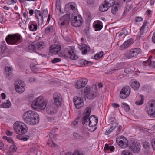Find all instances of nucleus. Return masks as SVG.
Wrapping results in <instances>:
<instances>
[{"label": "nucleus", "mask_w": 155, "mask_h": 155, "mask_svg": "<svg viewBox=\"0 0 155 155\" xmlns=\"http://www.w3.org/2000/svg\"><path fill=\"white\" fill-rule=\"evenodd\" d=\"M91 111L90 107L87 108L84 110L82 120V123L86 126L87 128L91 131H94L97 129L96 127L98 121V119L94 115L89 117Z\"/></svg>", "instance_id": "obj_1"}, {"label": "nucleus", "mask_w": 155, "mask_h": 155, "mask_svg": "<svg viewBox=\"0 0 155 155\" xmlns=\"http://www.w3.org/2000/svg\"><path fill=\"white\" fill-rule=\"evenodd\" d=\"M22 118L24 122L29 125L36 124L39 121V116L38 113L31 110L25 112L23 115Z\"/></svg>", "instance_id": "obj_2"}, {"label": "nucleus", "mask_w": 155, "mask_h": 155, "mask_svg": "<svg viewBox=\"0 0 155 155\" xmlns=\"http://www.w3.org/2000/svg\"><path fill=\"white\" fill-rule=\"evenodd\" d=\"M15 131L19 135H22L26 133L28 130L26 125L21 122L16 121L13 124Z\"/></svg>", "instance_id": "obj_3"}, {"label": "nucleus", "mask_w": 155, "mask_h": 155, "mask_svg": "<svg viewBox=\"0 0 155 155\" xmlns=\"http://www.w3.org/2000/svg\"><path fill=\"white\" fill-rule=\"evenodd\" d=\"M21 35L19 34L9 35L6 38L7 43L10 45L18 44L20 42Z\"/></svg>", "instance_id": "obj_4"}, {"label": "nucleus", "mask_w": 155, "mask_h": 155, "mask_svg": "<svg viewBox=\"0 0 155 155\" xmlns=\"http://www.w3.org/2000/svg\"><path fill=\"white\" fill-rule=\"evenodd\" d=\"M63 57L70 58L71 59L75 60L78 58V56L74 53L73 50L71 47L67 48L62 53Z\"/></svg>", "instance_id": "obj_5"}, {"label": "nucleus", "mask_w": 155, "mask_h": 155, "mask_svg": "<svg viewBox=\"0 0 155 155\" xmlns=\"http://www.w3.org/2000/svg\"><path fill=\"white\" fill-rule=\"evenodd\" d=\"M82 18L80 15L78 14H71V22L72 25L75 27H77L81 25Z\"/></svg>", "instance_id": "obj_6"}, {"label": "nucleus", "mask_w": 155, "mask_h": 155, "mask_svg": "<svg viewBox=\"0 0 155 155\" xmlns=\"http://www.w3.org/2000/svg\"><path fill=\"white\" fill-rule=\"evenodd\" d=\"M141 53V49L140 48H135L127 51L125 53V56L127 58H128L136 57Z\"/></svg>", "instance_id": "obj_7"}, {"label": "nucleus", "mask_w": 155, "mask_h": 155, "mask_svg": "<svg viewBox=\"0 0 155 155\" xmlns=\"http://www.w3.org/2000/svg\"><path fill=\"white\" fill-rule=\"evenodd\" d=\"M147 112L150 116L152 117H155V100H153L148 103Z\"/></svg>", "instance_id": "obj_8"}, {"label": "nucleus", "mask_w": 155, "mask_h": 155, "mask_svg": "<svg viewBox=\"0 0 155 155\" xmlns=\"http://www.w3.org/2000/svg\"><path fill=\"white\" fill-rule=\"evenodd\" d=\"M130 93V89L128 86H125L121 90L120 97L122 99H125L127 97Z\"/></svg>", "instance_id": "obj_9"}, {"label": "nucleus", "mask_w": 155, "mask_h": 155, "mask_svg": "<svg viewBox=\"0 0 155 155\" xmlns=\"http://www.w3.org/2000/svg\"><path fill=\"white\" fill-rule=\"evenodd\" d=\"M84 92L86 93L85 95V97L89 99L94 98L97 95V93L90 88L84 89Z\"/></svg>", "instance_id": "obj_10"}, {"label": "nucleus", "mask_w": 155, "mask_h": 155, "mask_svg": "<svg viewBox=\"0 0 155 155\" xmlns=\"http://www.w3.org/2000/svg\"><path fill=\"white\" fill-rule=\"evenodd\" d=\"M15 87L16 91L19 93H22L25 90V86L21 81H16L15 84Z\"/></svg>", "instance_id": "obj_11"}, {"label": "nucleus", "mask_w": 155, "mask_h": 155, "mask_svg": "<svg viewBox=\"0 0 155 155\" xmlns=\"http://www.w3.org/2000/svg\"><path fill=\"white\" fill-rule=\"evenodd\" d=\"M49 136L51 141L50 143H48V144L50 146H52V145L55 148H57L58 146L53 142V140H55L57 137V135L55 133L54 130H51Z\"/></svg>", "instance_id": "obj_12"}, {"label": "nucleus", "mask_w": 155, "mask_h": 155, "mask_svg": "<svg viewBox=\"0 0 155 155\" xmlns=\"http://www.w3.org/2000/svg\"><path fill=\"white\" fill-rule=\"evenodd\" d=\"M149 23L146 20L144 21L140 31L139 34L140 35H144L148 31Z\"/></svg>", "instance_id": "obj_13"}, {"label": "nucleus", "mask_w": 155, "mask_h": 155, "mask_svg": "<svg viewBox=\"0 0 155 155\" xmlns=\"http://www.w3.org/2000/svg\"><path fill=\"white\" fill-rule=\"evenodd\" d=\"M88 82L86 78H82L76 81L75 84V87L77 89H80L84 87L86 85Z\"/></svg>", "instance_id": "obj_14"}, {"label": "nucleus", "mask_w": 155, "mask_h": 155, "mask_svg": "<svg viewBox=\"0 0 155 155\" xmlns=\"http://www.w3.org/2000/svg\"><path fill=\"white\" fill-rule=\"evenodd\" d=\"M118 145L123 148H126L128 145V142L127 139L124 137L117 140Z\"/></svg>", "instance_id": "obj_15"}, {"label": "nucleus", "mask_w": 155, "mask_h": 155, "mask_svg": "<svg viewBox=\"0 0 155 155\" xmlns=\"http://www.w3.org/2000/svg\"><path fill=\"white\" fill-rule=\"evenodd\" d=\"M35 17L37 19L38 24L42 25L43 22V18L41 12L39 10H36L35 12Z\"/></svg>", "instance_id": "obj_16"}, {"label": "nucleus", "mask_w": 155, "mask_h": 155, "mask_svg": "<svg viewBox=\"0 0 155 155\" xmlns=\"http://www.w3.org/2000/svg\"><path fill=\"white\" fill-rule=\"evenodd\" d=\"M74 103L77 109L80 108L83 105V100L77 97H75L73 98Z\"/></svg>", "instance_id": "obj_17"}, {"label": "nucleus", "mask_w": 155, "mask_h": 155, "mask_svg": "<svg viewBox=\"0 0 155 155\" xmlns=\"http://www.w3.org/2000/svg\"><path fill=\"white\" fill-rule=\"evenodd\" d=\"M140 144L135 142L131 143L130 146V148L132 151L136 153H138L139 152L140 150Z\"/></svg>", "instance_id": "obj_18"}, {"label": "nucleus", "mask_w": 155, "mask_h": 155, "mask_svg": "<svg viewBox=\"0 0 155 155\" xmlns=\"http://www.w3.org/2000/svg\"><path fill=\"white\" fill-rule=\"evenodd\" d=\"M61 46L60 45H52L50 47L49 51L52 54H57L60 51Z\"/></svg>", "instance_id": "obj_19"}, {"label": "nucleus", "mask_w": 155, "mask_h": 155, "mask_svg": "<svg viewBox=\"0 0 155 155\" xmlns=\"http://www.w3.org/2000/svg\"><path fill=\"white\" fill-rule=\"evenodd\" d=\"M47 113L49 114H53L57 112V110L55 107L52 105L48 104L46 107Z\"/></svg>", "instance_id": "obj_20"}, {"label": "nucleus", "mask_w": 155, "mask_h": 155, "mask_svg": "<svg viewBox=\"0 0 155 155\" xmlns=\"http://www.w3.org/2000/svg\"><path fill=\"white\" fill-rule=\"evenodd\" d=\"M42 97H39L34 101L31 104L32 107L35 109H38V107L41 102Z\"/></svg>", "instance_id": "obj_21"}, {"label": "nucleus", "mask_w": 155, "mask_h": 155, "mask_svg": "<svg viewBox=\"0 0 155 155\" xmlns=\"http://www.w3.org/2000/svg\"><path fill=\"white\" fill-rule=\"evenodd\" d=\"M111 6V5L107 3H106L105 1L104 3L100 5L99 9L100 11L104 12L107 11Z\"/></svg>", "instance_id": "obj_22"}, {"label": "nucleus", "mask_w": 155, "mask_h": 155, "mask_svg": "<svg viewBox=\"0 0 155 155\" xmlns=\"http://www.w3.org/2000/svg\"><path fill=\"white\" fill-rule=\"evenodd\" d=\"M70 16L68 15H64L63 16L61 20V25L65 26L68 25L69 23Z\"/></svg>", "instance_id": "obj_23"}, {"label": "nucleus", "mask_w": 155, "mask_h": 155, "mask_svg": "<svg viewBox=\"0 0 155 155\" xmlns=\"http://www.w3.org/2000/svg\"><path fill=\"white\" fill-rule=\"evenodd\" d=\"M53 98L55 102H58L59 104H61V101L62 99V97L60 94L58 93H55L53 95Z\"/></svg>", "instance_id": "obj_24"}, {"label": "nucleus", "mask_w": 155, "mask_h": 155, "mask_svg": "<svg viewBox=\"0 0 155 155\" xmlns=\"http://www.w3.org/2000/svg\"><path fill=\"white\" fill-rule=\"evenodd\" d=\"M76 4L74 2H72L70 5H69L68 6L69 7L70 9L69 10L70 12L72 14H78V11L76 8Z\"/></svg>", "instance_id": "obj_25"}, {"label": "nucleus", "mask_w": 155, "mask_h": 155, "mask_svg": "<svg viewBox=\"0 0 155 155\" xmlns=\"http://www.w3.org/2000/svg\"><path fill=\"white\" fill-rule=\"evenodd\" d=\"M93 26H94L96 31L100 30L103 27L102 23L99 21H95L93 24Z\"/></svg>", "instance_id": "obj_26"}, {"label": "nucleus", "mask_w": 155, "mask_h": 155, "mask_svg": "<svg viewBox=\"0 0 155 155\" xmlns=\"http://www.w3.org/2000/svg\"><path fill=\"white\" fill-rule=\"evenodd\" d=\"M133 39L131 38L125 41L121 45V47L126 48L131 45L133 43Z\"/></svg>", "instance_id": "obj_27"}, {"label": "nucleus", "mask_w": 155, "mask_h": 155, "mask_svg": "<svg viewBox=\"0 0 155 155\" xmlns=\"http://www.w3.org/2000/svg\"><path fill=\"white\" fill-rule=\"evenodd\" d=\"M130 86L133 89L137 90L140 87V84L139 82L135 81L131 82Z\"/></svg>", "instance_id": "obj_28"}, {"label": "nucleus", "mask_w": 155, "mask_h": 155, "mask_svg": "<svg viewBox=\"0 0 155 155\" xmlns=\"http://www.w3.org/2000/svg\"><path fill=\"white\" fill-rule=\"evenodd\" d=\"M117 124H111L109 130H107L105 132V134L106 135H108L111 132H113L115 129L117 127Z\"/></svg>", "instance_id": "obj_29"}, {"label": "nucleus", "mask_w": 155, "mask_h": 155, "mask_svg": "<svg viewBox=\"0 0 155 155\" xmlns=\"http://www.w3.org/2000/svg\"><path fill=\"white\" fill-rule=\"evenodd\" d=\"M81 50L82 51L83 54H85L89 50V48L85 44L81 43Z\"/></svg>", "instance_id": "obj_30"}, {"label": "nucleus", "mask_w": 155, "mask_h": 155, "mask_svg": "<svg viewBox=\"0 0 155 155\" xmlns=\"http://www.w3.org/2000/svg\"><path fill=\"white\" fill-rule=\"evenodd\" d=\"M36 42V51L38 49L41 50L44 48L45 47L44 44L42 42Z\"/></svg>", "instance_id": "obj_31"}, {"label": "nucleus", "mask_w": 155, "mask_h": 155, "mask_svg": "<svg viewBox=\"0 0 155 155\" xmlns=\"http://www.w3.org/2000/svg\"><path fill=\"white\" fill-rule=\"evenodd\" d=\"M124 66V64L123 62L118 63L116 64V66L114 69L113 71H111V72H112V73L114 72H113V71H115L116 70H120L123 68Z\"/></svg>", "instance_id": "obj_32"}, {"label": "nucleus", "mask_w": 155, "mask_h": 155, "mask_svg": "<svg viewBox=\"0 0 155 155\" xmlns=\"http://www.w3.org/2000/svg\"><path fill=\"white\" fill-rule=\"evenodd\" d=\"M0 48L2 53H3L7 48V47L5 41L2 42L0 44Z\"/></svg>", "instance_id": "obj_33"}, {"label": "nucleus", "mask_w": 155, "mask_h": 155, "mask_svg": "<svg viewBox=\"0 0 155 155\" xmlns=\"http://www.w3.org/2000/svg\"><path fill=\"white\" fill-rule=\"evenodd\" d=\"M16 149L17 147L14 144L11 145L8 151V153H9V155H12V152L16 151Z\"/></svg>", "instance_id": "obj_34"}, {"label": "nucleus", "mask_w": 155, "mask_h": 155, "mask_svg": "<svg viewBox=\"0 0 155 155\" xmlns=\"http://www.w3.org/2000/svg\"><path fill=\"white\" fill-rule=\"evenodd\" d=\"M47 103L45 102L44 101L42 100V97L41 99V103L40 104L38 107V109H40L41 110H43L45 108H46L47 106Z\"/></svg>", "instance_id": "obj_35"}, {"label": "nucleus", "mask_w": 155, "mask_h": 155, "mask_svg": "<svg viewBox=\"0 0 155 155\" xmlns=\"http://www.w3.org/2000/svg\"><path fill=\"white\" fill-rule=\"evenodd\" d=\"M36 42H33L30 44L28 46V48L29 49L31 50H33L35 51H36Z\"/></svg>", "instance_id": "obj_36"}, {"label": "nucleus", "mask_w": 155, "mask_h": 155, "mask_svg": "<svg viewBox=\"0 0 155 155\" xmlns=\"http://www.w3.org/2000/svg\"><path fill=\"white\" fill-rule=\"evenodd\" d=\"M29 28L31 31H35L37 29V25L36 24H31L29 25Z\"/></svg>", "instance_id": "obj_37"}, {"label": "nucleus", "mask_w": 155, "mask_h": 155, "mask_svg": "<svg viewBox=\"0 0 155 155\" xmlns=\"http://www.w3.org/2000/svg\"><path fill=\"white\" fill-rule=\"evenodd\" d=\"M6 103L2 104L1 105L3 108H8L11 106V103L9 100H7Z\"/></svg>", "instance_id": "obj_38"}, {"label": "nucleus", "mask_w": 155, "mask_h": 155, "mask_svg": "<svg viewBox=\"0 0 155 155\" xmlns=\"http://www.w3.org/2000/svg\"><path fill=\"white\" fill-rule=\"evenodd\" d=\"M103 54L104 53L103 51H101L95 55L94 56V58L96 60H98L102 58L103 56Z\"/></svg>", "instance_id": "obj_39"}, {"label": "nucleus", "mask_w": 155, "mask_h": 155, "mask_svg": "<svg viewBox=\"0 0 155 155\" xmlns=\"http://www.w3.org/2000/svg\"><path fill=\"white\" fill-rule=\"evenodd\" d=\"M54 28L52 26L47 27L45 29V32L46 33H49L53 32Z\"/></svg>", "instance_id": "obj_40"}, {"label": "nucleus", "mask_w": 155, "mask_h": 155, "mask_svg": "<svg viewBox=\"0 0 155 155\" xmlns=\"http://www.w3.org/2000/svg\"><path fill=\"white\" fill-rule=\"evenodd\" d=\"M111 8V12L112 14H115L118 10V8L117 6L112 5Z\"/></svg>", "instance_id": "obj_41"}, {"label": "nucleus", "mask_w": 155, "mask_h": 155, "mask_svg": "<svg viewBox=\"0 0 155 155\" xmlns=\"http://www.w3.org/2000/svg\"><path fill=\"white\" fill-rule=\"evenodd\" d=\"M78 62L79 63L81 64V65H87V66L88 65V64L89 63L88 62V61L85 60H84L83 59H81L80 60L78 61Z\"/></svg>", "instance_id": "obj_42"}, {"label": "nucleus", "mask_w": 155, "mask_h": 155, "mask_svg": "<svg viewBox=\"0 0 155 155\" xmlns=\"http://www.w3.org/2000/svg\"><path fill=\"white\" fill-rule=\"evenodd\" d=\"M122 155H133L131 153L127 150H123L122 153Z\"/></svg>", "instance_id": "obj_43"}, {"label": "nucleus", "mask_w": 155, "mask_h": 155, "mask_svg": "<svg viewBox=\"0 0 155 155\" xmlns=\"http://www.w3.org/2000/svg\"><path fill=\"white\" fill-rule=\"evenodd\" d=\"M122 107L125 110L126 112H128L129 111L130 107L126 103H122Z\"/></svg>", "instance_id": "obj_44"}, {"label": "nucleus", "mask_w": 155, "mask_h": 155, "mask_svg": "<svg viewBox=\"0 0 155 155\" xmlns=\"http://www.w3.org/2000/svg\"><path fill=\"white\" fill-rule=\"evenodd\" d=\"M73 155H84V153L82 151H79L77 150H75L73 153Z\"/></svg>", "instance_id": "obj_45"}, {"label": "nucleus", "mask_w": 155, "mask_h": 155, "mask_svg": "<svg viewBox=\"0 0 155 155\" xmlns=\"http://www.w3.org/2000/svg\"><path fill=\"white\" fill-rule=\"evenodd\" d=\"M133 71V68L132 69L130 67H128L126 68L124 70V72L126 74H128Z\"/></svg>", "instance_id": "obj_46"}, {"label": "nucleus", "mask_w": 155, "mask_h": 155, "mask_svg": "<svg viewBox=\"0 0 155 155\" xmlns=\"http://www.w3.org/2000/svg\"><path fill=\"white\" fill-rule=\"evenodd\" d=\"M5 71L6 72H8L9 74L11 73V72L13 70L12 68V67H5Z\"/></svg>", "instance_id": "obj_47"}, {"label": "nucleus", "mask_w": 155, "mask_h": 155, "mask_svg": "<svg viewBox=\"0 0 155 155\" xmlns=\"http://www.w3.org/2000/svg\"><path fill=\"white\" fill-rule=\"evenodd\" d=\"M127 31L126 29L123 30H122L120 31L119 34V36H121L123 35H124L125 36L127 35Z\"/></svg>", "instance_id": "obj_48"}, {"label": "nucleus", "mask_w": 155, "mask_h": 155, "mask_svg": "<svg viewBox=\"0 0 155 155\" xmlns=\"http://www.w3.org/2000/svg\"><path fill=\"white\" fill-rule=\"evenodd\" d=\"M48 15V11L46 9L43 10L42 14V15L43 17V18H46L47 16Z\"/></svg>", "instance_id": "obj_49"}, {"label": "nucleus", "mask_w": 155, "mask_h": 155, "mask_svg": "<svg viewBox=\"0 0 155 155\" xmlns=\"http://www.w3.org/2000/svg\"><path fill=\"white\" fill-rule=\"evenodd\" d=\"M143 102V98L141 96V99L140 100L138 101L135 102V104L138 105H142Z\"/></svg>", "instance_id": "obj_50"}, {"label": "nucleus", "mask_w": 155, "mask_h": 155, "mask_svg": "<svg viewBox=\"0 0 155 155\" xmlns=\"http://www.w3.org/2000/svg\"><path fill=\"white\" fill-rule=\"evenodd\" d=\"M61 61V59L60 58H54L51 61V62L53 63H55L57 62H60Z\"/></svg>", "instance_id": "obj_51"}, {"label": "nucleus", "mask_w": 155, "mask_h": 155, "mask_svg": "<svg viewBox=\"0 0 155 155\" xmlns=\"http://www.w3.org/2000/svg\"><path fill=\"white\" fill-rule=\"evenodd\" d=\"M3 137L4 139H6L9 143H12L13 140L12 138L10 137H9L6 136H4Z\"/></svg>", "instance_id": "obj_52"}, {"label": "nucleus", "mask_w": 155, "mask_h": 155, "mask_svg": "<svg viewBox=\"0 0 155 155\" xmlns=\"http://www.w3.org/2000/svg\"><path fill=\"white\" fill-rule=\"evenodd\" d=\"M143 146L144 148L147 149L150 147V144L149 143L147 142H145L143 143Z\"/></svg>", "instance_id": "obj_53"}, {"label": "nucleus", "mask_w": 155, "mask_h": 155, "mask_svg": "<svg viewBox=\"0 0 155 155\" xmlns=\"http://www.w3.org/2000/svg\"><path fill=\"white\" fill-rule=\"evenodd\" d=\"M135 20L136 22H140L143 21V18L141 17H137L136 18Z\"/></svg>", "instance_id": "obj_54"}, {"label": "nucleus", "mask_w": 155, "mask_h": 155, "mask_svg": "<svg viewBox=\"0 0 155 155\" xmlns=\"http://www.w3.org/2000/svg\"><path fill=\"white\" fill-rule=\"evenodd\" d=\"M148 65L149 67H153L155 68V61H150V63H148Z\"/></svg>", "instance_id": "obj_55"}, {"label": "nucleus", "mask_w": 155, "mask_h": 155, "mask_svg": "<svg viewBox=\"0 0 155 155\" xmlns=\"http://www.w3.org/2000/svg\"><path fill=\"white\" fill-rule=\"evenodd\" d=\"M152 58V56H150L148 60H147L146 61H145L144 62H143L144 63H145V64L146 65H148V63H150V61H151V59Z\"/></svg>", "instance_id": "obj_56"}, {"label": "nucleus", "mask_w": 155, "mask_h": 155, "mask_svg": "<svg viewBox=\"0 0 155 155\" xmlns=\"http://www.w3.org/2000/svg\"><path fill=\"white\" fill-rule=\"evenodd\" d=\"M6 134L8 136H11L13 134V133L8 130H6Z\"/></svg>", "instance_id": "obj_57"}, {"label": "nucleus", "mask_w": 155, "mask_h": 155, "mask_svg": "<svg viewBox=\"0 0 155 155\" xmlns=\"http://www.w3.org/2000/svg\"><path fill=\"white\" fill-rule=\"evenodd\" d=\"M114 0H105L106 3H107L111 6H112L113 3V1Z\"/></svg>", "instance_id": "obj_58"}, {"label": "nucleus", "mask_w": 155, "mask_h": 155, "mask_svg": "<svg viewBox=\"0 0 155 155\" xmlns=\"http://www.w3.org/2000/svg\"><path fill=\"white\" fill-rule=\"evenodd\" d=\"M152 41L153 43L155 44V31L154 32V33L153 34L152 38Z\"/></svg>", "instance_id": "obj_59"}, {"label": "nucleus", "mask_w": 155, "mask_h": 155, "mask_svg": "<svg viewBox=\"0 0 155 155\" xmlns=\"http://www.w3.org/2000/svg\"><path fill=\"white\" fill-rule=\"evenodd\" d=\"M112 106L114 108H117L119 107V104L115 103L112 104Z\"/></svg>", "instance_id": "obj_60"}, {"label": "nucleus", "mask_w": 155, "mask_h": 155, "mask_svg": "<svg viewBox=\"0 0 155 155\" xmlns=\"http://www.w3.org/2000/svg\"><path fill=\"white\" fill-rule=\"evenodd\" d=\"M110 148L108 144H106L104 148V150H108Z\"/></svg>", "instance_id": "obj_61"}, {"label": "nucleus", "mask_w": 155, "mask_h": 155, "mask_svg": "<svg viewBox=\"0 0 155 155\" xmlns=\"http://www.w3.org/2000/svg\"><path fill=\"white\" fill-rule=\"evenodd\" d=\"M152 144L153 147L154 148H155V139H153L152 140Z\"/></svg>", "instance_id": "obj_62"}, {"label": "nucleus", "mask_w": 155, "mask_h": 155, "mask_svg": "<svg viewBox=\"0 0 155 155\" xmlns=\"http://www.w3.org/2000/svg\"><path fill=\"white\" fill-rule=\"evenodd\" d=\"M78 119H76L75 120L73 123L72 124L74 125L75 126L76 124H78Z\"/></svg>", "instance_id": "obj_63"}, {"label": "nucleus", "mask_w": 155, "mask_h": 155, "mask_svg": "<svg viewBox=\"0 0 155 155\" xmlns=\"http://www.w3.org/2000/svg\"><path fill=\"white\" fill-rule=\"evenodd\" d=\"M56 6H59L60 4V0H56Z\"/></svg>", "instance_id": "obj_64"}]
</instances>
